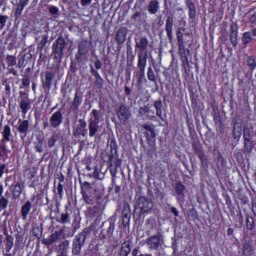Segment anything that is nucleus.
<instances>
[{"label":"nucleus","instance_id":"1","mask_svg":"<svg viewBox=\"0 0 256 256\" xmlns=\"http://www.w3.org/2000/svg\"><path fill=\"white\" fill-rule=\"evenodd\" d=\"M101 112L94 109L91 112V117L88 120V129H87V121L84 119L78 120V125L74 129L73 135L74 137H97L99 131H101Z\"/></svg>","mask_w":256,"mask_h":256},{"label":"nucleus","instance_id":"2","mask_svg":"<svg viewBox=\"0 0 256 256\" xmlns=\"http://www.w3.org/2000/svg\"><path fill=\"white\" fill-rule=\"evenodd\" d=\"M89 235H91V227L84 228L81 233L75 236L72 243V255H81V249H83Z\"/></svg>","mask_w":256,"mask_h":256},{"label":"nucleus","instance_id":"3","mask_svg":"<svg viewBox=\"0 0 256 256\" xmlns=\"http://www.w3.org/2000/svg\"><path fill=\"white\" fill-rule=\"evenodd\" d=\"M67 49V40H65V37L59 36L52 45V53L54 55L55 61L58 63H61L65 51Z\"/></svg>","mask_w":256,"mask_h":256},{"label":"nucleus","instance_id":"4","mask_svg":"<svg viewBox=\"0 0 256 256\" xmlns=\"http://www.w3.org/2000/svg\"><path fill=\"white\" fill-rule=\"evenodd\" d=\"M135 211H139L140 215H143L145 213H150V211H153V200L150 198H147L145 196H139L135 203Z\"/></svg>","mask_w":256,"mask_h":256},{"label":"nucleus","instance_id":"5","mask_svg":"<svg viewBox=\"0 0 256 256\" xmlns=\"http://www.w3.org/2000/svg\"><path fill=\"white\" fill-rule=\"evenodd\" d=\"M103 195H105V193L102 190H95L96 205L88 209L92 217H97V215H101V213L105 211V206H103Z\"/></svg>","mask_w":256,"mask_h":256},{"label":"nucleus","instance_id":"6","mask_svg":"<svg viewBox=\"0 0 256 256\" xmlns=\"http://www.w3.org/2000/svg\"><path fill=\"white\" fill-rule=\"evenodd\" d=\"M146 244L151 251H159L165 245V236L159 232L146 240Z\"/></svg>","mask_w":256,"mask_h":256},{"label":"nucleus","instance_id":"7","mask_svg":"<svg viewBox=\"0 0 256 256\" xmlns=\"http://www.w3.org/2000/svg\"><path fill=\"white\" fill-rule=\"evenodd\" d=\"M91 50V43L87 40H81L78 43V52L75 56L77 61H83V59H87V55H89V51Z\"/></svg>","mask_w":256,"mask_h":256},{"label":"nucleus","instance_id":"8","mask_svg":"<svg viewBox=\"0 0 256 256\" xmlns=\"http://www.w3.org/2000/svg\"><path fill=\"white\" fill-rule=\"evenodd\" d=\"M116 115L120 121V123H127L128 120L131 119L132 114H131V108L125 104H121L117 109H116Z\"/></svg>","mask_w":256,"mask_h":256},{"label":"nucleus","instance_id":"9","mask_svg":"<svg viewBox=\"0 0 256 256\" xmlns=\"http://www.w3.org/2000/svg\"><path fill=\"white\" fill-rule=\"evenodd\" d=\"M233 130L232 137L236 141L241 139V135H243V119L240 116H236L232 120Z\"/></svg>","mask_w":256,"mask_h":256},{"label":"nucleus","instance_id":"10","mask_svg":"<svg viewBox=\"0 0 256 256\" xmlns=\"http://www.w3.org/2000/svg\"><path fill=\"white\" fill-rule=\"evenodd\" d=\"M147 47H149V39L147 37H141L139 41H136V49L138 52V59L147 60L149 55L147 54Z\"/></svg>","mask_w":256,"mask_h":256},{"label":"nucleus","instance_id":"11","mask_svg":"<svg viewBox=\"0 0 256 256\" xmlns=\"http://www.w3.org/2000/svg\"><path fill=\"white\" fill-rule=\"evenodd\" d=\"M145 67H147V60L140 57L137 64L138 71L134 73L135 77L137 78L138 85H141V83H143V79H145Z\"/></svg>","mask_w":256,"mask_h":256},{"label":"nucleus","instance_id":"12","mask_svg":"<svg viewBox=\"0 0 256 256\" xmlns=\"http://www.w3.org/2000/svg\"><path fill=\"white\" fill-rule=\"evenodd\" d=\"M49 123L52 129H57V127L61 126L63 123V112L61 110L54 112L49 119Z\"/></svg>","mask_w":256,"mask_h":256},{"label":"nucleus","instance_id":"13","mask_svg":"<svg viewBox=\"0 0 256 256\" xmlns=\"http://www.w3.org/2000/svg\"><path fill=\"white\" fill-rule=\"evenodd\" d=\"M185 31L186 29L184 27H180L177 29L176 35H177V41H178L180 53L181 55H184L187 61V56L185 55V40L183 39V33H185Z\"/></svg>","mask_w":256,"mask_h":256},{"label":"nucleus","instance_id":"14","mask_svg":"<svg viewBox=\"0 0 256 256\" xmlns=\"http://www.w3.org/2000/svg\"><path fill=\"white\" fill-rule=\"evenodd\" d=\"M173 25H175V19L173 15H170L166 19L165 31L169 41H173Z\"/></svg>","mask_w":256,"mask_h":256},{"label":"nucleus","instance_id":"15","mask_svg":"<svg viewBox=\"0 0 256 256\" xmlns=\"http://www.w3.org/2000/svg\"><path fill=\"white\" fill-rule=\"evenodd\" d=\"M194 153L200 159L202 167L207 169V167H209V160L207 159V156H205V152L201 149V146H195Z\"/></svg>","mask_w":256,"mask_h":256},{"label":"nucleus","instance_id":"16","mask_svg":"<svg viewBox=\"0 0 256 256\" xmlns=\"http://www.w3.org/2000/svg\"><path fill=\"white\" fill-rule=\"evenodd\" d=\"M129 221H131V206L125 202L122 209V223L123 225H129Z\"/></svg>","mask_w":256,"mask_h":256},{"label":"nucleus","instance_id":"17","mask_svg":"<svg viewBox=\"0 0 256 256\" xmlns=\"http://www.w3.org/2000/svg\"><path fill=\"white\" fill-rule=\"evenodd\" d=\"M61 239V232L55 231L47 238L42 239V244L49 247V245H53V243H56V241H59Z\"/></svg>","mask_w":256,"mask_h":256},{"label":"nucleus","instance_id":"18","mask_svg":"<svg viewBox=\"0 0 256 256\" xmlns=\"http://www.w3.org/2000/svg\"><path fill=\"white\" fill-rule=\"evenodd\" d=\"M81 193L84 203H86V205H93L95 201V190L93 192L90 191L89 193L85 190H82Z\"/></svg>","mask_w":256,"mask_h":256},{"label":"nucleus","instance_id":"19","mask_svg":"<svg viewBox=\"0 0 256 256\" xmlns=\"http://www.w3.org/2000/svg\"><path fill=\"white\" fill-rule=\"evenodd\" d=\"M127 33L128 30L125 27H122L117 31L115 39L119 45H122V43L126 41Z\"/></svg>","mask_w":256,"mask_h":256},{"label":"nucleus","instance_id":"20","mask_svg":"<svg viewBox=\"0 0 256 256\" xmlns=\"http://www.w3.org/2000/svg\"><path fill=\"white\" fill-rule=\"evenodd\" d=\"M11 137H13V134L11 133V126L5 125L2 131L1 143H9V141H11Z\"/></svg>","mask_w":256,"mask_h":256},{"label":"nucleus","instance_id":"21","mask_svg":"<svg viewBox=\"0 0 256 256\" xmlns=\"http://www.w3.org/2000/svg\"><path fill=\"white\" fill-rule=\"evenodd\" d=\"M256 135L255 131H253V126L244 125L243 126V139L244 140H253V136Z\"/></svg>","mask_w":256,"mask_h":256},{"label":"nucleus","instance_id":"22","mask_svg":"<svg viewBox=\"0 0 256 256\" xmlns=\"http://www.w3.org/2000/svg\"><path fill=\"white\" fill-rule=\"evenodd\" d=\"M131 243V240H127L122 243L119 256H129V253H131Z\"/></svg>","mask_w":256,"mask_h":256},{"label":"nucleus","instance_id":"23","mask_svg":"<svg viewBox=\"0 0 256 256\" xmlns=\"http://www.w3.org/2000/svg\"><path fill=\"white\" fill-rule=\"evenodd\" d=\"M29 125V120H19L17 131L21 133V135H27V133H29Z\"/></svg>","mask_w":256,"mask_h":256},{"label":"nucleus","instance_id":"24","mask_svg":"<svg viewBox=\"0 0 256 256\" xmlns=\"http://www.w3.org/2000/svg\"><path fill=\"white\" fill-rule=\"evenodd\" d=\"M31 207H33V204L31 203V201H26L24 203V205H22L21 216H22L23 221H25V219H27V216L31 212Z\"/></svg>","mask_w":256,"mask_h":256},{"label":"nucleus","instance_id":"25","mask_svg":"<svg viewBox=\"0 0 256 256\" xmlns=\"http://www.w3.org/2000/svg\"><path fill=\"white\" fill-rule=\"evenodd\" d=\"M23 189H25V186L23 184L17 182L14 185L13 192H12L13 199H15V200L19 199V197H21V194L23 193Z\"/></svg>","mask_w":256,"mask_h":256},{"label":"nucleus","instance_id":"26","mask_svg":"<svg viewBox=\"0 0 256 256\" xmlns=\"http://www.w3.org/2000/svg\"><path fill=\"white\" fill-rule=\"evenodd\" d=\"M20 109L22 115H27L31 110V99L28 100H20Z\"/></svg>","mask_w":256,"mask_h":256},{"label":"nucleus","instance_id":"27","mask_svg":"<svg viewBox=\"0 0 256 256\" xmlns=\"http://www.w3.org/2000/svg\"><path fill=\"white\" fill-rule=\"evenodd\" d=\"M148 12L150 15H156L159 12V1L151 0L148 4Z\"/></svg>","mask_w":256,"mask_h":256},{"label":"nucleus","instance_id":"28","mask_svg":"<svg viewBox=\"0 0 256 256\" xmlns=\"http://www.w3.org/2000/svg\"><path fill=\"white\" fill-rule=\"evenodd\" d=\"M53 79H55V73L46 72L43 87H46V89H51V83H53Z\"/></svg>","mask_w":256,"mask_h":256},{"label":"nucleus","instance_id":"29","mask_svg":"<svg viewBox=\"0 0 256 256\" xmlns=\"http://www.w3.org/2000/svg\"><path fill=\"white\" fill-rule=\"evenodd\" d=\"M154 108L156 109L157 117L163 121V102L161 100L155 101Z\"/></svg>","mask_w":256,"mask_h":256},{"label":"nucleus","instance_id":"30","mask_svg":"<svg viewBox=\"0 0 256 256\" xmlns=\"http://www.w3.org/2000/svg\"><path fill=\"white\" fill-rule=\"evenodd\" d=\"M57 253L67 254L69 251V240L62 241L56 249Z\"/></svg>","mask_w":256,"mask_h":256},{"label":"nucleus","instance_id":"31","mask_svg":"<svg viewBox=\"0 0 256 256\" xmlns=\"http://www.w3.org/2000/svg\"><path fill=\"white\" fill-rule=\"evenodd\" d=\"M185 189H187V187H185L183 183L178 182L175 184L174 190L178 197H185Z\"/></svg>","mask_w":256,"mask_h":256},{"label":"nucleus","instance_id":"32","mask_svg":"<svg viewBox=\"0 0 256 256\" xmlns=\"http://www.w3.org/2000/svg\"><path fill=\"white\" fill-rule=\"evenodd\" d=\"M256 142L254 140H244V153H251L255 149Z\"/></svg>","mask_w":256,"mask_h":256},{"label":"nucleus","instance_id":"33","mask_svg":"<svg viewBox=\"0 0 256 256\" xmlns=\"http://www.w3.org/2000/svg\"><path fill=\"white\" fill-rule=\"evenodd\" d=\"M186 5L189 9V17L190 19H195V15H197V10L195 8V3L191 2L190 0H188L186 2Z\"/></svg>","mask_w":256,"mask_h":256},{"label":"nucleus","instance_id":"34","mask_svg":"<svg viewBox=\"0 0 256 256\" xmlns=\"http://www.w3.org/2000/svg\"><path fill=\"white\" fill-rule=\"evenodd\" d=\"M44 141L45 140L41 137L36 138V142H34V147H35V150L38 153H43V143H44Z\"/></svg>","mask_w":256,"mask_h":256},{"label":"nucleus","instance_id":"35","mask_svg":"<svg viewBox=\"0 0 256 256\" xmlns=\"http://www.w3.org/2000/svg\"><path fill=\"white\" fill-rule=\"evenodd\" d=\"M15 239L13 236L7 234L6 235V252L9 253L13 249Z\"/></svg>","mask_w":256,"mask_h":256},{"label":"nucleus","instance_id":"36","mask_svg":"<svg viewBox=\"0 0 256 256\" xmlns=\"http://www.w3.org/2000/svg\"><path fill=\"white\" fill-rule=\"evenodd\" d=\"M130 19L134 21V23H143V13L134 12L133 15H131Z\"/></svg>","mask_w":256,"mask_h":256},{"label":"nucleus","instance_id":"37","mask_svg":"<svg viewBox=\"0 0 256 256\" xmlns=\"http://www.w3.org/2000/svg\"><path fill=\"white\" fill-rule=\"evenodd\" d=\"M243 253L246 256L253 255V247L251 246V243L245 242L243 245Z\"/></svg>","mask_w":256,"mask_h":256},{"label":"nucleus","instance_id":"38","mask_svg":"<svg viewBox=\"0 0 256 256\" xmlns=\"http://www.w3.org/2000/svg\"><path fill=\"white\" fill-rule=\"evenodd\" d=\"M6 63L7 67H15V65H17V57H15L14 55H7Z\"/></svg>","mask_w":256,"mask_h":256},{"label":"nucleus","instance_id":"39","mask_svg":"<svg viewBox=\"0 0 256 256\" xmlns=\"http://www.w3.org/2000/svg\"><path fill=\"white\" fill-rule=\"evenodd\" d=\"M57 221H58V223H61L62 225L69 223V221H71V219L69 218V212L62 213L60 215V218Z\"/></svg>","mask_w":256,"mask_h":256},{"label":"nucleus","instance_id":"40","mask_svg":"<svg viewBox=\"0 0 256 256\" xmlns=\"http://www.w3.org/2000/svg\"><path fill=\"white\" fill-rule=\"evenodd\" d=\"M251 41H253V37H251V32H245L243 35H242V43L243 45H249V43H251Z\"/></svg>","mask_w":256,"mask_h":256},{"label":"nucleus","instance_id":"41","mask_svg":"<svg viewBox=\"0 0 256 256\" xmlns=\"http://www.w3.org/2000/svg\"><path fill=\"white\" fill-rule=\"evenodd\" d=\"M79 105H81V98L79 97V94L76 93L72 102V109H79Z\"/></svg>","mask_w":256,"mask_h":256},{"label":"nucleus","instance_id":"42","mask_svg":"<svg viewBox=\"0 0 256 256\" xmlns=\"http://www.w3.org/2000/svg\"><path fill=\"white\" fill-rule=\"evenodd\" d=\"M246 226L249 231H253V229H255V220L253 219V217L246 218Z\"/></svg>","mask_w":256,"mask_h":256},{"label":"nucleus","instance_id":"43","mask_svg":"<svg viewBox=\"0 0 256 256\" xmlns=\"http://www.w3.org/2000/svg\"><path fill=\"white\" fill-rule=\"evenodd\" d=\"M249 69H255L256 68V58L253 56H249L246 61Z\"/></svg>","mask_w":256,"mask_h":256},{"label":"nucleus","instance_id":"44","mask_svg":"<svg viewBox=\"0 0 256 256\" xmlns=\"http://www.w3.org/2000/svg\"><path fill=\"white\" fill-rule=\"evenodd\" d=\"M48 41L49 36L47 34L43 35L41 41L38 44L39 49H45V45H47Z\"/></svg>","mask_w":256,"mask_h":256},{"label":"nucleus","instance_id":"45","mask_svg":"<svg viewBox=\"0 0 256 256\" xmlns=\"http://www.w3.org/2000/svg\"><path fill=\"white\" fill-rule=\"evenodd\" d=\"M151 113V108L149 106L140 107L138 114L140 117H143L147 114Z\"/></svg>","mask_w":256,"mask_h":256},{"label":"nucleus","instance_id":"46","mask_svg":"<svg viewBox=\"0 0 256 256\" xmlns=\"http://www.w3.org/2000/svg\"><path fill=\"white\" fill-rule=\"evenodd\" d=\"M147 78L152 81V83H156L157 79L155 78V72L153 68L149 67L147 72Z\"/></svg>","mask_w":256,"mask_h":256},{"label":"nucleus","instance_id":"47","mask_svg":"<svg viewBox=\"0 0 256 256\" xmlns=\"http://www.w3.org/2000/svg\"><path fill=\"white\" fill-rule=\"evenodd\" d=\"M56 143H57V135H52L48 139V147H50V149H53V147H55Z\"/></svg>","mask_w":256,"mask_h":256},{"label":"nucleus","instance_id":"48","mask_svg":"<svg viewBox=\"0 0 256 256\" xmlns=\"http://www.w3.org/2000/svg\"><path fill=\"white\" fill-rule=\"evenodd\" d=\"M230 27H231L230 35H238L239 27L237 26V22H232Z\"/></svg>","mask_w":256,"mask_h":256},{"label":"nucleus","instance_id":"49","mask_svg":"<svg viewBox=\"0 0 256 256\" xmlns=\"http://www.w3.org/2000/svg\"><path fill=\"white\" fill-rule=\"evenodd\" d=\"M117 167L113 168V163L110 164V174L112 176V183H115V177H117Z\"/></svg>","mask_w":256,"mask_h":256},{"label":"nucleus","instance_id":"50","mask_svg":"<svg viewBox=\"0 0 256 256\" xmlns=\"http://www.w3.org/2000/svg\"><path fill=\"white\" fill-rule=\"evenodd\" d=\"M9 205V199L5 197L0 198V209H7V206Z\"/></svg>","mask_w":256,"mask_h":256},{"label":"nucleus","instance_id":"51","mask_svg":"<svg viewBox=\"0 0 256 256\" xmlns=\"http://www.w3.org/2000/svg\"><path fill=\"white\" fill-rule=\"evenodd\" d=\"M29 85H31V80L29 79V76L25 75L22 78L21 87H29Z\"/></svg>","mask_w":256,"mask_h":256},{"label":"nucleus","instance_id":"52","mask_svg":"<svg viewBox=\"0 0 256 256\" xmlns=\"http://www.w3.org/2000/svg\"><path fill=\"white\" fill-rule=\"evenodd\" d=\"M9 19V16L7 15H0V27L3 29L5 27V24L7 23Z\"/></svg>","mask_w":256,"mask_h":256},{"label":"nucleus","instance_id":"53","mask_svg":"<svg viewBox=\"0 0 256 256\" xmlns=\"http://www.w3.org/2000/svg\"><path fill=\"white\" fill-rule=\"evenodd\" d=\"M24 9H25L24 6H21V4H18L15 11V17L17 18L21 17V13H23Z\"/></svg>","mask_w":256,"mask_h":256},{"label":"nucleus","instance_id":"54","mask_svg":"<svg viewBox=\"0 0 256 256\" xmlns=\"http://www.w3.org/2000/svg\"><path fill=\"white\" fill-rule=\"evenodd\" d=\"M238 34H230V41L233 47H237L238 40H237Z\"/></svg>","mask_w":256,"mask_h":256},{"label":"nucleus","instance_id":"55","mask_svg":"<svg viewBox=\"0 0 256 256\" xmlns=\"http://www.w3.org/2000/svg\"><path fill=\"white\" fill-rule=\"evenodd\" d=\"M7 71L8 73H10V75H13L14 77H19V72H17V69H15L13 66H8Z\"/></svg>","mask_w":256,"mask_h":256},{"label":"nucleus","instance_id":"56","mask_svg":"<svg viewBox=\"0 0 256 256\" xmlns=\"http://www.w3.org/2000/svg\"><path fill=\"white\" fill-rule=\"evenodd\" d=\"M49 13L50 15H59V8H57L56 6H51L49 8Z\"/></svg>","mask_w":256,"mask_h":256},{"label":"nucleus","instance_id":"57","mask_svg":"<svg viewBox=\"0 0 256 256\" xmlns=\"http://www.w3.org/2000/svg\"><path fill=\"white\" fill-rule=\"evenodd\" d=\"M103 83H105V80H103V78H96L94 85L96 87H103Z\"/></svg>","mask_w":256,"mask_h":256},{"label":"nucleus","instance_id":"58","mask_svg":"<svg viewBox=\"0 0 256 256\" xmlns=\"http://www.w3.org/2000/svg\"><path fill=\"white\" fill-rule=\"evenodd\" d=\"M25 65V55H22L21 58L18 60L17 67L18 69H21Z\"/></svg>","mask_w":256,"mask_h":256},{"label":"nucleus","instance_id":"59","mask_svg":"<svg viewBox=\"0 0 256 256\" xmlns=\"http://www.w3.org/2000/svg\"><path fill=\"white\" fill-rule=\"evenodd\" d=\"M19 95H20V101L29 100V94H27L26 92L21 91Z\"/></svg>","mask_w":256,"mask_h":256},{"label":"nucleus","instance_id":"60","mask_svg":"<svg viewBox=\"0 0 256 256\" xmlns=\"http://www.w3.org/2000/svg\"><path fill=\"white\" fill-rule=\"evenodd\" d=\"M58 195L60 199L63 197V184L59 183L57 187Z\"/></svg>","mask_w":256,"mask_h":256},{"label":"nucleus","instance_id":"61","mask_svg":"<svg viewBox=\"0 0 256 256\" xmlns=\"http://www.w3.org/2000/svg\"><path fill=\"white\" fill-rule=\"evenodd\" d=\"M143 129H145V131H148V133H149V132L155 130V126L149 125V124H145V125L143 126Z\"/></svg>","mask_w":256,"mask_h":256},{"label":"nucleus","instance_id":"62","mask_svg":"<svg viewBox=\"0 0 256 256\" xmlns=\"http://www.w3.org/2000/svg\"><path fill=\"white\" fill-rule=\"evenodd\" d=\"M155 137H157V135L155 134V130L147 132V139H155Z\"/></svg>","mask_w":256,"mask_h":256},{"label":"nucleus","instance_id":"63","mask_svg":"<svg viewBox=\"0 0 256 256\" xmlns=\"http://www.w3.org/2000/svg\"><path fill=\"white\" fill-rule=\"evenodd\" d=\"M252 213L256 217V198L252 199Z\"/></svg>","mask_w":256,"mask_h":256},{"label":"nucleus","instance_id":"64","mask_svg":"<svg viewBox=\"0 0 256 256\" xmlns=\"http://www.w3.org/2000/svg\"><path fill=\"white\" fill-rule=\"evenodd\" d=\"M249 23H251L252 25H255L256 23V14H252L249 16Z\"/></svg>","mask_w":256,"mask_h":256}]
</instances>
